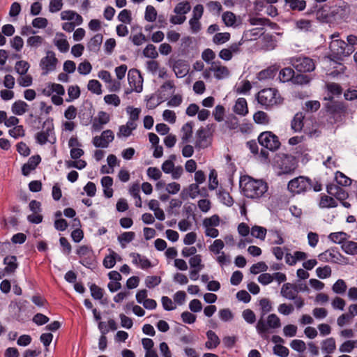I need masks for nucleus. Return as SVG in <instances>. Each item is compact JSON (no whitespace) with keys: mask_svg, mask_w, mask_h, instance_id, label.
Wrapping results in <instances>:
<instances>
[{"mask_svg":"<svg viewBox=\"0 0 357 357\" xmlns=\"http://www.w3.org/2000/svg\"><path fill=\"white\" fill-rule=\"evenodd\" d=\"M290 347L293 350L298 353H303L306 349V344L305 342L298 339L293 340L290 342Z\"/></svg>","mask_w":357,"mask_h":357,"instance_id":"obj_62","label":"nucleus"},{"mask_svg":"<svg viewBox=\"0 0 357 357\" xmlns=\"http://www.w3.org/2000/svg\"><path fill=\"white\" fill-rule=\"evenodd\" d=\"M329 47L332 54L337 58L347 56L354 50L351 46L348 45L344 40L339 39L333 40Z\"/></svg>","mask_w":357,"mask_h":357,"instance_id":"obj_10","label":"nucleus"},{"mask_svg":"<svg viewBox=\"0 0 357 357\" xmlns=\"http://www.w3.org/2000/svg\"><path fill=\"white\" fill-rule=\"evenodd\" d=\"M268 266L264 261H259L254 264L250 268V272L252 274H258L259 273H264L268 270Z\"/></svg>","mask_w":357,"mask_h":357,"instance_id":"obj_56","label":"nucleus"},{"mask_svg":"<svg viewBox=\"0 0 357 357\" xmlns=\"http://www.w3.org/2000/svg\"><path fill=\"white\" fill-rule=\"evenodd\" d=\"M242 23L240 17L236 16L231 12H225V25L227 26H231L236 28Z\"/></svg>","mask_w":357,"mask_h":357,"instance_id":"obj_28","label":"nucleus"},{"mask_svg":"<svg viewBox=\"0 0 357 357\" xmlns=\"http://www.w3.org/2000/svg\"><path fill=\"white\" fill-rule=\"evenodd\" d=\"M40 161L41 158L39 155L30 157L28 160V162L25 163L22 167V174L24 176H28L31 171L36 168Z\"/></svg>","mask_w":357,"mask_h":357,"instance_id":"obj_22","label":"nucleus"},{"mask_svg":"<svg viewBox=\"0 0 357 357\" xmlns=\"http://www.w3.org/2000/svg\"><path fill=\"white\" fill-rule=\"evenodd\" d=\"M298 290L297 287L290 282L283 284L280 289V294L284 298L294 301L295 307L300 310L304 305V299L301 296H298Z\"/></svg>","mask_w":357,"mask_h":357,"instance_id":"obj_4","label":"nucleus"},{"mask_svg":"<svg viewBox=\"0 0 357 357\" xmlns=\"http://www.w3.org/2000/svg\"><path fill=\"white\" fill-rule=\"evenodd\" d=\"M258 103L265 108H269L281 102L282 99L278 90L273 88L264 89L258 92Z\"/></svg>","mask_w":357,"mask_h":357,"instance_id":"obj_3","label":"nucleus"},{"mask_svg":"<svg viewBox=\"0 0 357 357\" xmlns=\"http://www.w3.org/2000/svg\"><path fill=\"white\" fill-rule=\"evenodd\" d=\"M326 190L328 194L335 196L337 199L343 201L348 197V193L338 185H328Z\"/></svg>","mask_w":357,"mask_h":357,"instance_id":"obj_23","label":"nucleus"},{"mask_svg":"<svg viewBox=\"0 0 357 357\" xmlns=\"http://www.w3.org/2000/svg\"><path fill=\"white\" fill-rule=\"evenodd\" d=\"M173 70L177 77L181 78L186 75L188 73V66L181 61H177L174 66Z\"/></svg>","mask_w":357,"mask_h":357,"instance_id":"obj_35","label":"nucleus"},{"mask_svg":"<svg viewBox=\"0 0 357 357\" xmlns=\"http://www.w3.org/2000/svg\"><path fill=\"white\" fill-rule=\"evenodd\" d=\"M347 289V285L342 279H338L332 286L333 293L338 295H344Z\"/></svg>","mask_w":357,"mask_h":357,"instance_id":"obj_47","label":"nucleus"},{"mask_svg":"<svg viewBox=\"0 0 357 357\" xmlns=\"http://www.w3.org/2000/svg\"><path fill=\"white\" fill-rule=\"evenodd\" d=\"M44 42V38L40 36H33L28 38L26 40L27 46L38 48Z\"/></svg>","mask_w":357,"mask_h":357,"instance_id":"obj_58","label":"nucleus"},{"mask_svg":"<svg viewBox=\"0 0 357 357\" xmlns=\"http://www.w3.org/2000/svg\"><path fill=\"white\" fill-rule=\"evenodd\" d=\"M253 120L257 124L268 125L270 123L268 115L263 111H257L253 115Z\"/></svg>","mask_w":357,"mask_h":357,"instance_id":"obj_48","label":"nucleus"},{"mask_svg":"<svg viewBox=\"0 0 357 357\" xmlns=\"http://www.w3.org/2000/svg\"><path fill=\"white\" fill-rule=\"evenodd\" d=\"M114 139V132L111 130H106L101 133L100 136L93 137V144L96 147L107 148Z\"/></svg>","mask_w":357,"mask_h":357,"instance_id":"obj_17","label":"nucleus"},{"mask_svg":"<svg viewBox=\"0 0 357 357\" xmlns=\"http://www.w3.org/2000/svg\"><path fill=\"white\" fill-rule=\"evenodd\" d=\"M335 180L341 186H349L351 184V179L340 171L335 174Z\"/></svg>","mask_w":357,"mask_h":357,"instance_id":"obj_49","label":"nucleus"},{"mask_svg":"<svg viewBox=\"0 0 357 357\" xmlns=\"http://www.w3.org/2000/svg\"><path fill=\"white\" fill-rule=\"evenodd\" d=\"M191 9L190 5L188 2H180L174 8V13L177 15H185L188 13Z\"/></svg>","mask_w":357,"mask_h":357,"instance_id":"obj_57","label":"nucleus"},{"mask_svg":"<svg viewBox=\"0 0 357 357\" xmlns=\"http://www.w3.org/2000/svg\"><path fill=\"white\" fill-rule=\"evenodd\" d=\"M280 173L284 174H292L298 167V162L295 157L283 154L276 161Z\"/></svg>","mask_w":357,"mask_h":357,"instance_id":"obj_8","label":"nucleus"},{"mask_svg":"<svg viewBox=\"0 0 357 357\" xmlns=\"http://www.w3.org/2000/svg\"><path fill=\"white\" fill-rule=\"evenodd\" d=\"M128 84L130 87V91H126V93L135 91L140 93L143 89V77L140 72L135 69L132 68L128 73Z\"/></svg>","mask_w":357,"mask_h":357,"instance_id":"obj_12","label":"nucleus"},{"mask_svg":"<svg viewBox=\"0 0 357 357\" xmlns=\"http://www.w3.org/2000/svg\"><path fill=\"white\" fill-rule=\"evenodd\" d=\"M132 264L142 269H147L152 266L151 261L139 253L132 252L130 254Z\"/></svg>","mask_w":357,"mask_h":357,"instance_id":"obj_19","label":"nucleus"},{"mask_svg":"<svg viewBox=\"0 0 357 357\" xmlns=\"http://www.w3.org/2000/svg\"><path fill=\"white\" fill-rule=\"evenodd\" d=\"M192 122H188L183 126L181 128V132L183 133L181 139L183 143H187L190 141L192 135Z\"/></svg>","mask_w":357,"mask_h":357,"instance_id":"obj_38","label":"nucleus"},{"mask_svg":"<svg viewBox=\"0 0 357 357\" xmlns=\"http://www.w3.org/2000/svg\"><path fill=\"white\" fill-rule=\"evenodd\" d=\"M53 43L61 52H67L69 50V43L63 33H57Z\"/></svg>","mask_w":357,"mask_h":357,"instance_id":"obj_30","label":"nucleus"},{"mask_svg":"<svg viewBox=\"0 0 357 357\" xmlns=\"http://www.w3.org/2000/svg\"><path fill=\"white\" fill-rule=\"evenodd\" d=\"M268 242L271 245H282L284 243L282 232L277 229H268Z\"/></svg>","mask_w":357,"mask_h":357,"instance_id":"obj_20","label":"nucleus"},{"mask_svg":"<svg viewBox=\"0 0 357 357\" xmlns=\"http://www.w3.org/2000/svg\"><path fill=\"white\" fill-rule=\"evenodd\" d=\"M77 255L79 257V263L86 267H89L94 261L93 252L91 247L82 245L77 250Z\"/></svg>","mask_w":357,"mask_h":357,"instance_id":"obj_16","label":"nucleus"},{"mask_svg":"<svg viewBox=\"0 0 357 357\" xmlns=\"http://www.w3.org/2000/svg\"><path fill=\"white\" fill-rule=\"evenodd\" d=\"M196 142L195 147L197 149H204L206 148L209 145V142L208 140L207 132L206 130L201 128H199L196 133Z\"/></svg>","mask_w":357,"mask_h":357,"instance_id":"obj_24","label":"nucleus"},{"mask_svg":"<svg viewBox=\"0 0 357 357\" xmlns=\"http://www.w3.org/2000/svg\"><path fill=\"white\" fill-rule=\"evenodd\" d=\"M327 113L333 119L334 122L341 121L342 117L345 115L347 108L341 102H336L329 98L325 105Z\"/></svg>","mask_w":357,"mask_h":357,"instance_id":"obj_7","label":"nucleus"},{"mask_svg":"<svg viewBox=\"0 0 357 357\" xmlns=\"http://www.w3.org/2000/svg\"><path fill=\"white\" fill-rule=\"evenodd\" d=\"M278 70V67L276 66H271L266 69L260 71L257 74V79L260 81L271 79L275 77Z\"/></svg>","mask_w":357,"mask_h":357,"instance_id":"obj_31","label":"nucleus"},{"mask_svg":"<svg viewBox=\"0 0 357 357\" xmlns=\"http://www.w3.org/2000/svg\"><path fill=\"white\" fill-rule=\"evenodd\" d=\"M356 347L357 340H347L340 346L339 351L342 353H350Z\"/></svg>","mask_w":357,"mask_h":357,"instance_id":"obj_54","label":"nucleus"},{"mask_svg":"<svg viewBox=\"0 0 357 357\" xmlns=\"http://www.w3.org/2000/svg\"><path fill=\"white\" fill-rule=\"evenodd\" d=\"M349 238V236L343 231L331 233L328 238L332 242L342 245Z\"/></svg>","mask_w":357,"mask_h":357,"instance_id":"obj_37","label":"nucleus"},{"mask_svg":"<svg viewBox=\"0 0 357 357\" xmlns=\"http://www.w3.org/2000/svg\"><path fill=\"white\" fill-rule=\"evenodd\" d=\"M336 349L335 340L333 337H328L321 342V350L323 352L331 354Z\"/></svg>","mask_w":357,"mask_h":357,"instance_id":"obj_36","label":"nucleus"},{"mask_svg":"<svg viewBox=\"0 0 357 357\" xmlns=\"http://www.w3.org/2000/svg\"><path fill=\"white\" fill-rule=\"evenodd\" d=\"M30 67L29 63L25 61H19L15 63V69L17 73L21 75L26 74Z\"/></svg>","mask_w":357,"mask_h":357,"instance_id":"obj_61","label":"nucleus"},{"mask_svg":"<svg viewBox=\"0 0 357 357\" xmlns=\"http://www.w3.org/2000/svg\"><path fill=\"white\" fill-rule=\"evenodd\" d=\"M101 184L103 188L104 195L107 198H111L113 196V178L111 176H105L101 178Z\"/></svg>","mask_w":357,"mask_h":357,"instance_id":"obj_29","label":"nucleus"},{"mask_svg":"<svg viewBox=\"0 0 357 357\" xmlns=\"http://www.w3.org/2000/svg\"><path fill=\"white\" fill-rule=\"evenodd\" d=\"M57 63L58 59L55 53L50 50L47 51L46 56L41 59L39 64L43 71L42 75H46L50 72L54 71Z\"/></svg>","mask_w":357,"mask_h":357,"instance_id":"obj_11","label":"nucleus"},{"mask_svg":"<svg viewBox=\"0 0 357 357\" xmlns=\"http://www.w3.org/2000/svg\"><path fill=\"white\" fill-rule=\"evenodd\" d=\"M264 32V27H256L245 30L243 33L241 41L243 43L255 41L261 38Z\"/></svg>","mask_w":357,"mask_h":357,"instance_id":"obj_18","label":"nucleus"},{"mask_svg":"<svg viewBox=\"0 0 357 357\" xmlns=\"http://www.w3.org/2000/svg\"><path fill=\"white\" fill-rule=\"evenodd\" d=\"M332 271L329 266H324L323 267H318L316 269V274L320 279H326L331 275Z\"/></svg>","mask_w":357,"mask_h":357,"instance_id":"obj_59","label":"nucleus"},{"mask_svg":"<svg viewBox=\"0 0 357 357\" xmlns=\"http://www.w3.org/2000/svg\"><path fill=\"white\" fill-rule=\"evenodd\" d=\"M337 203L335 199L326 195H322L320 198L319 206L320 208H335Z\"/></svg>","mask_w":357,"mask_h":357,"instance_id":"obj_39","label":"nucleus"},{"mask_svg":"<svg viewBox=\"0 0 357 357\" xmlns=\"http://www.w3.org/2000/svg\"><path fill=\"white\" fill-rule=\"evenodd\" d=\"M242 44L243 42L241 40L238 43H232L227 48H225V61H229L234 56L239 54L242 51Z\"/></svg>","mask_w":357,"mask_h":357,"instance_id":"obj_21","label":"nucleus"},{"mask_svg":"<svg viewBox=\"0 0 357 357\" xmlns=\"http://www.w3.org/2000/svg\"><path fill=\"white\" fill-rule=\"evenodd\" d=\"M273 351L275 355L280 357H287L289 354V349L282 344H275Z\"/></svg>","mask_w":357,"mask_h":357,"instance_id":"obj_64","label":"nucleus"},{"mask_svg":"<svg viewBox=\"0 0 357 357\" xmlns=\"http://www.w3.org/2000/svg\"><path fill=\"white\" fill-rule=\"evenodd\" d=\"M3 263L6 265L4 268L6 273H13L17 267V258L15 256L6 257L3 259Z\"/></svg>","mask_w":357,"mask_h":357,"instance_id":"obj_41","label":"nucleus"},{"mask_svg":"<svg viewBox=\"0 0 357 357\" xmlns=\"http://www.w3.org/2000/svg\"><path fill=\"white\" fill-rule=\"evenodd\" d=\"M188 195L192 199H195L198 195H202L203 196L206 195V190L203 189L202 191H200L199 189L198 183H192L188 186Z\"/></svg>","mask_w":357,"mask_h":357,"instance_id":"obj_51","label":"nucleus"},{"mask_svg":"<svg viewBox=\"0 0 357 357\" xmlns=\"http://www.w3.org/2000/svg\"><path fill=\"white\" fill-rule=\"evenodd\" d=\"M87 89L91 93L100 95L102 92V85L98 80L96 79H91L88 82Z\"/></svg>","mask_w":357,"mask_h":357,"instance_id":"obj_52","label":"nucleus"},{"mask_svg":"<svg viewBox=\"0 0 357 357\" xmlns=\"http://www.w3.org/2000/svg\"><path fill=\"white\" fill-rule=\"evenodd\" d=\"M311 186L312 181L309 178L300 176L289 181L287 189L291 194L296 195L307 192Z\"/></svg>","mask_w":357,"mask_h":357,"instance_id":"obj_6","label":"nucleus"},{"mask_svg":"<svg viewBox=\"0 0 357 357\" xmlns=\"http://www.w3.org/2000/svg\"><path fill=\"white\" fill-rule=\"evenodd\" d=\"M281 327L280 319L275 314H270L266 319L260 317L256 326L257 331L262 338H267L268 334Z\"/></svg>","mask_w":357,"mask_h":357,"instance_id":"obj_2","label":"nucleus"},{"mask_svg":"<svg viewBox=\"0 0 357 357\" xmlns=\"http://www.w3.org/2000/svg\"><path fill=\"white\" fill-rule=\"evenodd\" d=\"M349 11V6L344 3L341 6H335L331 11V14L335 18L344 19L348 17Z\"/></svg>","mask_w":357,"mask_h":357,"instance_id":"obj_26","label":"nucleus"},{"mask_svg":"<svg viewBox=\"0 0 357 357\" xmlns=\"http://www.w3.org/2000/svg\"><path fill=\"white\" fill-rule=\"evenodd\" d=\"M289 63H290L296 71L301 73H310L315 69V63L313 59L303 55H298L289 58Z\"/></svg>","mask_w":357,"mask_h":357,"instance_id":"obj_5","label":"nucleus"},{"mask_svg":"<svg viewBox=\"0 0 357 357\" xmlns=\"http://www.w3.org/2000/svg\"><path fill=\"white\" fill-rule=\"evenodd\" d=\"M109 255L105 257L102 264L106 268H113L116 262L118 254L114 250L109 249Z\"/></svg>","mask_w":357,"mask_h":357,"instance_id":"obj_42","label":"nucleus"},{"mask_svg":"<svg viewBox=\"0 0 357 357\" xmlns=\"http://www.w3.org/2000/svg\"><path fill=\"white\" fill-rule=\"evenodd\" d=\"M248 22L252 26H259V27L269 26L274 28L276 26L275 23L271 22L268 19L257 16H250Z\"/></svg>","mask_w":357,"mask_h":357,"instance_id":"obj_25","label":"nucleus"},{"mask_svg":"<svg viewBox=\"0 0 357 357\" xmlns=\"http://www.w3.org/2000/svg\"><path fill=\"white\" fill-rule=\"evenodd\" d=\"M278 33H265L264 32L261 38L258 42V47L264 51H271L277 47L278 40L276 36Z\"/></svg>","mask_w":357,"mask_h":357,"instance_id":"obj_15","label":"nucleus"},{"mask_svg":"<svg viewBox=\"0 0 357 357\" xmlns=\"http://www.w3.org/2000/svg\"><path fill=\"white\" fill-rule=\"evenodd\" d=\"M240 188L245 197L259 201L268 191L266 182L261 179H255L248 175L241 176Z\"/></svg>","mask_w":357,"mask_h":357,"instance_id":"obj_1","label":"nucleus"},{"mask_svg":"<svg viewBox=\"0 0 357 357\" xmlns=\"http://www.w3.org/2000/svg\"><path fill=\"white\" fill-rule=\"evenodd\" d=\"M144 18L150 22H153L156 20L157 11L153 6L149 5L146 6Z\"/></svg>","mask_w":357,"mask_h":357,"instance_id":"obj_60","label":"nucleus"},{"mask_svg":"<svg viewBox=\"0 0 357 357\" xmlns=\"http://www.w3.org/2000/svg\"><path fill=\"white\" fill-rule=\"evenodd\" d=\"M29 109V105L23 100L15 101L11 107L12 112L17 116H22Z\"/></svg>","mask_w":357,"mask_h":357,"instance_id":"obj_32","label":"nucleus"},{"mask_svg":"<svg viewBox=\"0 0 357 357\" xmlns=\"http://www.w3.org/2000/svg\"><path fill=\"white\" fill-rule=\"evenodd\" d=\"M320 261L324 262H330L335 264H343L344 262V256L335 248L328 249L318 255Z\"/></svg>","mask_w":357,"mask_h":357,"instance_id":"obj_14","label":"nucleus"},{"mask_svg":"<svg viewBox=\"0 0 357 357\" xmlns=\"http://www.w3.org/2000/svg\"><path fill=\"white\" fill-rule=\"evenodd\" d=\"M54 134V124L52 120L47 119L43 122V130L36 134L35 138L36 142L40 145H43L47 142H51L48 138L51 137Z\"/></svg>","mask_w":357,"mask_h":357,"instance_id":"obj_13","label":"nucleus"},{"mask_svg":"<svg viewBox=\"0 0 357 357\" xmlns=\"http://www.w3.org/2000/svg\"><path fill=\"white\" fill-rule=\"evenodd\" d=\"M135 232L126 231L119 236L118 241H119L121 247L124 248L126 247V244L131 242L135 238Z\"/></svg>","mask_w":357,"mask_h":357,"instance_id":"obj_50","label":"nucleus"},{"mask_svg":"<svg viewBox=\"0 0 357 357\" xmlns=\"http://www.w3.org/2000/svg\"><path fill=\"white\" fill-rule=\"evenodd\" d=\"M234 112L242 116H245L248 113L247 101L244 98H239L236 100L233 107Z\"/></svg>","mask_w":357,"mask_h":357,"instance_id":"obj_27","label":"nucleus"},{"mask_svg":"<svg viewBox=\"0 0 357 357\" xmlns=\"http://www.w3.org/2000/svg\"><path fill=\"white\" fill-rule=\"evenodd\" d=\"M294 74V70L292 68L289 67L284 68L280 71L278 79L281 82L292 81Z\"/></svg>","mask_w":357,"mask_h":357,"instance_id":"obj_43","label":"nucleus"},{"mask_svg":"<svg viewBox=\"0 0 357 357\" xmlns=\"http://www.w3.org/2000/svg\"><path fill=\"white\" fill-rule=\"evenodd\" d=\"M144 56L151 58L152 59H156L158 56V53L156 50V47L152 45L149 44L143 50Z\"/></svg>","mask_w":357,"mask_h":357,"instance_id":"obj_63","label":"nucleus"},{"mask_svg":"<svg viewBox=\"0 0 357 357\" xmlns=\"http://www.w3.org/2000/svg\"><path fill=\"white\" fill-rule=\"evenodd\" d=\"M268 230L261 226L255 225L251 228L250 234L252 236L261 241H264Z\"/></svg>","mask_w":357,"mask_h":357,"instance_id":"obj_45","label":"nucleus"},{"mask_svg":"<svg viewBox=\"0 0 357 357\" xmlns=\"http://www.w3.org/2000/svg\"><path fill=\"white\" fill-rule=\"evenodd\" d=\"M208 69L214 73V76L217 79H220L223 77V68L220 62H212Z\"/></svg>","mask_w":357,"mask_h":357,"instance_id":"obj_55","label":"nucleus"},{"mask_svg":"<svg viewBox=\"0 0 357 357\" xmlns=\"http://www.w3.org/2000/svg\"><path fill=\"white\" fill-rule=\"evenodd\" d=\"M259 306L261 310V317L270 312L273 307L271 301L268 298H262L259 301Z\"/></svg>","mask_w":357,"mask_h":357,"instance_id":"obj_53","label":"nucleus"},{"mask_svg":"<svg viewBox=\"0 0 357 357\" xmlns=\"http://www.w3.org/2000/svg\"><path fill=\"white\" fill-rule=\"evenodd\" d=\"M225 126L230 130L238 132L239 128V120L235 115L229 114L225 119Z\"/></svg>","mask_w":357,"mask_h":357,"instance_id":"obj_34","label":"nucleus"},{"mask_svg":"<svg viewBox=\"0 0 357 357\" xmlns=\"http://www.w3.org/2000/svg\"><path fill=\"white\" fill-rule=\"evenodd\" d=\"M103 40V36L101 33H97L93 37H92L90 40L87 43V48L89 51L91 52H97Z\"/></svg>","mask_w":357,"mask_h":357,"instance_id":"obj_33","label":"nucleus"},{"mask_svg":"<svg viewBox=\"0 0 357 357\" xmlns=\"http://www.w3.org/2000/svg\"><path fill=\"white\" fill-rule=\"evenodd\" d=\"M342 250L347 255H357V242L348 241V239L341 245Z\"/></svg>","mask_w":357,"mask_h":357,"instance_id":"obj_44","label":"nucleus"},{"mask_svg":"<svg viewBox=\"0 0 357 357\" xmlns=\"http://www.w3.org/2000/svg\"><path fill=\"white\" fill-rule=\"evenodd\" d=\"M208 340L205 343L206 348L211 349L215 348L220 343L219 337L212 331H208L206 333Z\"/></svg>","mask_w":357,"mask_h":357,"instance_id":"obj_40","label":"nucleus"},{"mask_svg":"<svg viewBox=\"0 0 357 357\" xmlns=\"http://www.w3.org/2000/svg\"><path fill=\"white\" fill-rule=\"evenodd\" d=\"M258 142L261 146L271 151L278 150L280 146L278 136L271 131L261 132L258 137Z\"/></svg>","mask_w":357,"mask_h":357,"instance_id":"obj_9","label":"nucleus"},{"mask_svg":"<svg viewBox=\"0 0 357 357\" xmlns=\"http://www.w3.org/2000/svg\"><path fill=\"white\" fill-rule=\"evenodd\" d=\"M304 116L301 112L296 113L291 121V126L295 132H300L303 127Z\"/></svg>","mask_w":357,"mask_h":357,"instance_id":"obj_46","label":"nucleus"}]
</instances>
